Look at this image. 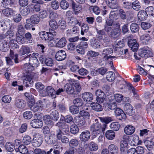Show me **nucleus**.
Returning <instances> with one entry per match:
<instances>
[{
  "label": "nucleus",
  "mask_w": 154,
  "mask_h": 154,
  "mask_svg": "<svg viewBox=\"0 0 154 154\" xmlns=\"http://www.w3.org/2000/svg\"><path fill=\"white\" fill-rule=\"evenodd\" d=\"M88 148L91 151H95L98 149V146L95 143L92 141L89 143Z\"/></svg>",
  "instance_id": "79ce46f5"
},
{
  "label": "nucleus",
  "mask_w": 154,
  "mask_h": 154,
  "mask_svg": "<svg viewBox=\"0 0 154 154\" xmlns=\"http://www.w3.org/2000/svg\"><path fill=\"white\" fill-rule=\"evenodd\" d=\"M115 50L116 51L115 52L116 54V55L115 56H113L114 58L118 57L123 54H126L128 51L127 49L116 48Z\"/></svg>",
  "instance_id": "393cba45"
},
{
  "label": "nucleus",
  "mask_w": 154,
  "mask_h": 154,
  "mask_svg": "<svg viewBox=\"0 0 154 154\" xmlns=\"http://www.w3.org/2000/svg\"><path fill=\"white\" fill-rule=\"evenodd\" d=\"M73 103L74 106L79 108L81 107L83 105L82 101L80 98H75L73 100Z\"/></svg>",
  "instance_id": "8fccbe9b"
},
{
  "label": "nucleus",
  "mask_w": 154,
  "mask_h": 154,
  "mask_svg": "<svg viewBox=\"0 0 154 154\" xmlns=\"http://www.w3.org/2000/svg\"><path fill=\"white\" fill-rule=\"evenodd\" d=\"M51 117L54 121H57L59 118L58 112L56 110L52 111L50 116Z\"/></svg>",
  "instance_id": "37998d69"
},
{
  "label": "nucleus",
  "mask_w": 154,
  "mask_h": 154,
  "mask_svg": "<svg viewBox=\"0 0 154 154\" xmlns=\"http://www.w3.org/2000/svg\"><path fill=\"white\" fill-rule=\"evenodd\" d=\"M45 139L48 144H50L53 143V136L51 134L45 136Z\"/></svg>",
  "instance_id": "e2e57ef3"
},
{
  "label": "nucleus",
  "mask_w": 154,
  "mask_h": 154,
  "mask_svg": "<svg viewBox=\"0 0 154 154\" xmlns=\"http://www.w3.org/2000/svg\"><path fill=\"white\" fill-rule=\"evenodd\" d=\"M120 24L119 23H113L112 20L106 22V24L105 25L106 32L108 34L110 33L112 36H118L120 34Z\"/></svg>",
  "instance_id": "f257e3e1"
},
{
  "label": "nucleus",
  "mask_w": 154,
  "mask_h": 154,
  "mask_svg": "<svg viewBox=\"0 0 154 154\" xmlns=\"http://www.w3.org/2000/svg\"><path fill=\"white\" fill-rule=\"evenodd\" d=\"M15 105L17 107L22 109L25 106L26 103L23 100L16 99L15 101Z\"/></svg>",
  "instance_id": "bb28decb"
},
{
  "label": "nucleus",
  "mask_w": 154,
  "mask_h": 154,
  "mask_svg": "<svg viewBox=\"0 0 154 154\" xmlns=\"http://www.w3.org/2000/svg\"><path fill=\"white\" fill-rule=\"evenodd\" d=\"M61 132L60 129L56 131V137L58 140H60L62 143L66 144L69 142L68 138L66 136H62Z\"/></svg>",
  "instance_id": "4468645a"
},
{
  "label": "nucleus",
  "mask_w": 154,
  "mask_h": 154,
  "mask_svg": "<svg viewBox=\"0 0 154 154\" xmlns=\"http://www.w3.org/2000/svg\"><path fill=\"white\" fill-rule=\"evenodd\" d=\"M68 24L70 26H73L78 24L79 26L81 25V23L78 21L75 18H72L70 19L68 22Z\"/></svg>",
  "instance_id": "49530a36"
},
{
  "label": "nucleus",
  "mask_w": 154,
  "mask_h": 154,
  "mask_svg": "<svg viewBox=\"0 0 154 154\" xmlns=\"http://www.w3.org/2000/svg\"><path fill=\"white\" fill-rule=\"evenodd\" d=\"M140 56L142 57L147 58L152 56L151 50L149 48H145L139 53Z\"/></svg>",
  "instance_id": "ddd939ff"
},
{
  "label": "nucleus",
  "mask_w": 154,
  "mask_h": 154,
  "mask_svg": "<svg viewBox=\"0 0 154 154\" xmlns=\"http://www.w3.org/2000/svg\"><path fill=\"white\" fill-rule=\"evenodd\" d=\"M72 8L73 9L74 14L75 15L78 14L82 9L81 5H77L74 2H72Z\"/></svg>",
  "instance_id": "473e14b6"
},
{
  "label": "nucleus",
  "mask_w": 154,
  "mask_h": 154,
  "mask_svg": "<svg viewBox=\"0 0 154 154\" xmlns=\"http://www.w3.org/2000/svg\"><path fill=\"white\" fill-rule=\"evenodd\" d=\"M79 128L78 126L75 125H72L70 127V132L73 134H75L78 133Z\"/></svg>",
  "instance_id": "5fc2aeb1"
},
{
  "label": "nucleus",
  "mask_w": 154,
  "mask_h": 154,
  "mask_svg": "<svg viewBox=\"0 0 154 154\" xmlns=\"http://www.w3.org/2000/svg\"><path fill=\"white\" fill-rule=\"evenodd\" d=\"M91 134L90 131L85 130L82 132L80 135L79 138L82 141L86 142L90 139Z\"/></svg>",
  "instance_id": "2eb2a0df"
},
{
  "label": "nucleus",
  "mask_w": 154,
  "mask_h": 154,
  "mask_svg": "<svg viewBox=\"0 0 154 154\" xmlns=\"http://www.w3.org/2000/svg\"><path fill=\"white\" fill-rule=\"evenodd\" d=\"M148 16L146 12L144 11L141 10L138 13L137 16L139 19L141 21L146 19Z\"/></svg>",
  "instance_id": "7c9ffc66"
},
{
  "label": "nucleus",
  "mask_w": 154,
  "mask_h": 154,
  "mask_svg": "<svg viewBox=\"0 0 154 154\" xmlns=\"http://www.w3.org/2000/svg\"><path fill=\"white\" fill-rule=\"evenodd\" d=\"M24 85L26 87H28L29 86V84H32L33 81L32 80V78L29 75H27L25 79L23 81Z\"/></svg>",
  "instance_id": "c9c22d12"
},
{
  "label": "nucleus",
  "mask_w": 154,
  "mask_h": 154,
  "mask_svg": "<svg viewBox=\"0 0 154 154\" xmlns=\"http://www.w3.org/2000/svg\"><path fill=\"white\" fill-rule=\"evenodd\" d=\"M53 150L52 148L46 152L45 151L42 150L39 148H36L34 150V152L32 151V153H28V154H51V152Z\"/></svg>",
  "instance_id": "412c9836"
},
{
  "label": "nucleus",
  "mask_w": 154,
  "mask_h": 154,
  "mask_svg": "<svg viewBox=\"0 0 154 154\" xmlns=\"http://www.w3.org/2000/svg\"><path fill=\"white\" fill-rule=\"evenodd\" d=\"M30 125L33 128H39L42 126V122L39 119H34L31 121Z\"/></svg>",
  "instance_id": "aec40b11"
},
{
  "label": "nucleus",
  "mask_w": 154,
  "mask_h": 154,
  "mask_svg": "<svg viewBox=\"0 0 154 154\" xmlns=\"http://www.w3.org/2000/svg\"><path fill=\"white\" fill-rule=\"evenodd\" d=\"M135 130V128L133 126L128 125L125 128L124 132L127 134L131 135L134 132Z\"/></svg>",
  "instance_id": "c85d7f7f"
},
{
  "label": "nucleus",
  "mask_w": 154,
  "mask_h": 154,
  "mask_svg": "<svg viewBox=\"0 0 154 154\" xmlns=\"http://www.w3.org/2000/svg\"><path fill=\"white\" fill-rule=\"evenodd\" d=\"M37 53H34L32 55L30 54L27 56L25 57V59L29 58V64L32 66L31 68L33 69V67H37L39 65V63L37 59V57L35 56V55H37Z\"/></svg>",
  "instance_id": "7ed1b4c3"
},
{
  "label": "nucleus",
  "mask_w": 154,
  "mask_h": 154,
  "mask_svg": "<svg viewBox=\"0 0 154 154\" xmlns=\"http://www.w3.org/2000/svg\"><path fill=\"white\" fill-rule=\"evenodd\" d=\"M15 11L12 8H7L3 9L2 11L3 14L8 17H11L14 14Z\"/></svg>",
  "instance_id": "a878e982"
},
{
  "label": "nucleus",
  "mask_w": 154,
  "mask_h": 154,
  "mask_svg": "<svg viewBox=\"0 0 154 154\" xmlns=\"http://www.w3.org/2000/svg\"><path fill=\"white\" fill-rule=\"evenodd\" d=\"M30 12V9L28 7H26L20 11L21 14L23 16H26L29 14Z\"/></svg>",
  "instance_id": "774afa93"
},
{
  "label": "nucleus",
  "mask_w": 154,
  "mask_h": 154,
  "mask_svg": "<svg viewBox=\"0 0 154 154\" xmlns=\"http://www.w3.org/2000/svg\"><path fill=\"white\" fill-rule=\"evenodd\" d=\"M97 32V37L98 39L99 40H103L105 42L109 41V38L107 36L105 32L106 30L104 25V28L102 30H99L96 29Z\"/></svg>",
  "instance_id": "39448f33"
},
{
  "label": "nucleus",
  "mask_w": 154,
  "mask_h": 154,
  "mask_svg": "<svg viewBox=\"0 0 154 154\" xmlns=\"http://www.w3.org/2000/svg\"><path fill=\"white\" fill-rule=\"evenodd\" d=\"M24 37L26 41L28 43H31L33 41V38L31 34L29 32L25 33L24 35Z\"/></svg>",
  "instance_id": "a18cd8bd"
},
{
  "label": "nucleus",
  "mask_w": 154,
  "mask_h": 154,
  "mask_svg": "<svg viewBox=\"0 0 154 154\" xmlns=\"http://www.w3.org/2000/svg\"><path fill=\"white\" fill-rule=\"evenodd\" d=\"M116 0H110L109 1V6L112 9L116 8L118 7Z\"/></svg>",
  "instance_id": "3c124183"
},
{
  "label": "nucleus",
  "mask_w": 154,
  "mask_h": 154,
  "mask_svg": "<svg viewBox=\"0 0 154 154\" xmlns=\"http://www.w3.org/2000/svg\"><path fill=\"white\" fill-rule=\"evenodd\" d=\"M139 26L136 23H132L130 26V29L133 33L137 32L139 31Z\"/></svg>",
  "instance_id": "de8ad7c7"
},
{
  "label": "nucleus",
  "mask_w": 154,
  "mask_h": 154,
  "mask_svg": "<svg viewBox=\"0 0 154 154\" xmlns=\"http://www.w3.org/2000/svg\"><path fill=\"white\" fill-rule=\"evenodd\" d=\"M17 34L19 35H23L24 32L25 30L23 26L21 24H19L17 27Z\"/></svg>",
  "instance_id": "0e129e2a"
},
{
  "label": "nucleus",
  "mask_w": 154,
  "mask_h": 154,
  "mask_svg": "<svg viewBox=\"0 0 154 154\" xmlns=\"http://www.w3.org/2000/svg\"><path fill=\"white\" fill-rule=\"evenodd\" d=\"M95 123L92 124L90 127V131L93 134L92 138H95L99 134L103 132L105 130L106 125L103 124L102 125L101 123L98 122V120H95Z\"/></svg>",
  "instance_id": "f03ea898"
},
{
  "label": "nucleus",
  "mask_w": 154,
  "mask_h": 154,
  "mask_svg": "<svg viewBox=\"0 0 154 154\" xmlns=\"http://www.w3.org/2000/svg\"><path fill=\"white\" fill-rule=\"evenodd\" d=\"M5 147L6 149L8 151H12L14 149V146L11 142H7L5 144Z\"/></svg>",
  "instance_id": "6e6d98bb"
},
{
  "label": "nucleus",
  "mask_w": 154,
  "mask_h": 154,
  "mask_svg": "<svg viewBox=\"0 0 154 154\" xmlns=\"http://www.w3.org/2000/svg\"><path fill=\"white\" fill-rule=\"evenodd\" d=\"M23 142L26 145L30 144L31 142V137L29 136H25L23 139Z\"/></svg>",
  "instance_id": "69168bd1"
},
{
  "label": "nucleus",
  "mask_w": 154,
  "mask_h": 154,
  "mask_svg": "<svg viewBox=\"0 0 154 154\" xmlns=\"http://www.w3.org/2000/svg\"><path fill=\"white\" fill-rule=\"evenodd\" d=\"M31 50L29 47L27 45H22L20 49L19 54L23 55L30 52Z\"/></svg>",
  "instance_id": "4be33fe9"
},
{
  "label": "nucleus",
  "mask_w": 154,
  "mask_h": 154,
  "mask_svg": "<svg viewBox=\"0 0 154 154\" xmlns=\"http://www.w3.org/2000/svg\"><path fill=\"white\" fill-rule=\"evenodd\" d=\"M120 126V124L117 122H112L110 125V127L112 130L116 131L119 130Z\"/></svg>",
  "instance_id": "c03bdc74"
},
{
  "label": "nucleus",
  "mask_w": 154,
  "mask_h": 154,
  "mask_svg": "<svg viewBox=\"0 0 154 154\" xmlns=\"http://www.w3.org/2000/svg\"><path fill=\"white\" fill-rule=\"evenodd\" d=\"M106 79L109 82H112L116 78L115 74L112 71H109L106 73Z\"/></svg>",
  "instance_id": "72a5a7b5"
},
{
  "label": "nucleus",
  "mask_w": 154,
  "mask_h": 154,
  "mask_svg": "<svg viewBox=\"0 0 154 154\" xmlns=\"http://www.w3.org/2000/svg\"><path fill=\"white\" fill-rule=\"evenodd\" d=\"M55 125L61 128L60 131L61 134H68L69 131V126L63 120H60L56 123Z\"/></svg>",
  "instance_id": "20e7f679"
},
{
  "label": "nucleus",
  "mask_w": 154,
  "mask_h": 154,
  "mask_svg": "<svg viewBox=\"0 0 154 154\" xmlns=\"http://www.w3.org/2000/svg\"><path fill=\"white\" fill-rule=\"evenodd\" d=\"M128 45L131 50L134 52L136 51L138 48L139 44L135 39H131L129 40Z\"/></svg>",
  "instance_id": "f8f14e48"
},
{
  "label": "nucleus",
  "mask_w": 154,
  "mask_h": 154,
  "mask_svg": "<svg viewBox=\"0 0 154 154\" xmlns=\"http://www.w3.org/2000/svg\"><path fill=\"white\" fill-rule=\"evenodd\" d=\"M78 144V140L75 139H72L69 142V145L71 148H74L77 146Z\"/></svg>",
  "instance_id": "09e8293b"
},
{
  "label": "nucleus",
  "mask_w": 154,
  "mask_h": 154,
  "mask_svg": "<svg viewBox=\"0 0 154 154\" xmlns=\"http://www.w3.org/2000/svg\"><path fill=\"white\" fill-rule=\"evenodd\" d=\"M9 45L5 40L0 41V50L4 52L8 51L9 48Z\"/></svg>",
  "instance_id": "5701e85b"
},
{
  "label": "nucleus",
  "mask_w": 154,
  "mask_h": 154,
  "mask_svg": "<svg viewBox=\"0 0 154 154\" xmlns=\"http://www.w3.org/2000/svg\"><path fill=\"white\" fill-rule=\"evenodd\" d=\"M105 136L107 139L112 140L115 137V133L112 130H108L106 132Z\"/></svg>",
  "instance_id": "4c0bfd02"
},
{
  "label": "nucleus",
  "mask_w": 154,
  "mask_h": 154,
  "mask_svg": "<svg viewBox=\"0 0 154 154\" xmlns=\"http://www.w3.org/2000/svg\"><path fill=\"white\" fill-rule=\"evenodd\" d=\"M92 109L96 111L99 112L102 110L103 108L101 105L97 102H94L91 104Z\"/></svg>",
  "instance_id": "c756f323"
},
{
  "label": "nucleus",
  "mask_w": 154,
  "mask_h": 154,
  "mask_svg": "<svg viewBox=\"0 0 154 154\" xmlns=\"http://www.w3.org/2000/svg\"><path fill=\"white\" fill-rule=\"evenodd\" d=\"M146 13L147 15L150 17H153L154 16V7L150 6L147 7L146 9Z\"/></svg>",
  "instance_id": "58836bf2"
},
{
  "label": "nucleus",
  "mask_w": 154,
  "mask_h": 154,
  "mask_svg": "<svg viewBox=\"0 0 154 154\" xmlns=\"http://www.w3.org/2000/svg\"><path fill=\"white\" fill-rule=\"evenodd\" d=\"M88 45L87 42H81L76 47L77 52L81 54H85V49L88 47Z\"/></svg>",
  "instance_id": "1a4fd4ad"
},
{
  "label": "nucleus",
  "mask_w": 154,
  "mask_h": 154,
  "mask_svg": "<svg viewBox=\"0 0 154 154\" xmlns=\"http://www.w3.org/2000/svg\"><path fill=\"white\" fill-rule=\"evenodd\" d=\"M39 35L40 38L43 40H48L50 42H49V45L50 46H52L53 45H51V44H52V42L51 41H52L53 38L51 37V36L50 35L49 32H41L39 33Z\"/></svg>",
  "instance_id": "9d476101"
},
{
  "label": "nucleus",
  "mask_w": 154,
  "mask_h": 154,
  "mask_svg": "<svg viewBox=\"0 0 154 154\" xmlns=\"http://www.w3.org/2000/svg\"><path fill=\"white\" fill-rule=\"evenodd\" d=\"M128 150L127 142L121 141L120 144V154H127Z\"/></svg>",
  "instance_id": "dca6fc26"
},
{
  "label": "nucleus",
  "mask_w": 154,
  "mask_h": 154,
  "mask_svg": "<svg viewBox=\"0 0 154 154\" xmlns=\"http://www.w3.org/2000/svg\"><path fill=\"white\" fill-rule=\"evenodd\" d=\"M113 53L112 49L111 48H104L103 51L102 55L104 59L105 60H108L109 59L114 58L113 56H111Z\"/></svg>",
  "instance_id": "0eeeda50"
},
{
  "label": "nucleus",
  "mask_w": 154,
  "mask_h": 154,
  "mask_svg": "<svg viewBox=\"0 0 154 154\" xmlns=\"http://www.w3.org/2000/svg\"><path fill=\"white\" fill-rule=\"evenodd\" d=\"M43 106L44 104L43 101L39 100L35 103L33 105L31 106L30 105H29V106L31 110L35 112L42 110Z\"/></svg>",
  "instance_id": "6e6552de"
},
{
  "label": "nucleus",
  "mask_w": 154,
  "mask_h": 154,
  "mask_svg": "<svg viewBox=\"0 0 154 154\" xmlns=\"http://www.w3.org/2000/svg\"><path fill=\"white\" fill-rule=\"evenodd\" d=\"M16 40L20 44H25L26 42L24 36L21 35L17 36Z\"/></svg>",
  "instance_id": "4d7b16f0"
},
{
  "label": "nucleus",
  "mask_w": 154,
  "mask_h": 154,
  "mask_svg": "<svg viewBox=\"0 0 154 154\" xmlns=\"http://www.w3.org/2000/svg\"><path fill=\"white\" fill-rule=\"evenodd\" d=\"M10 56L12 59L14 60L16 63H18V55L14 52V50L11 49L10 50Z\"/></svg>",
  "instance_id": "a19ab883"
},
{
  "label": "nucleus",
  "mask_w": 154,
  "mask_h": 154,
  "mask_svg": "<svg viewBox=\"0 0 154 154\" xmlns=\"http://www.w3.org/2000/svg\"><path fill=\"white\" fill-rule=\"evenodd\" d=\"M66 57L65 52L63 50H60L57 51L55 55V58L58 61H60L64 60Z\"/></svg>",
  "instance_id": "f3484780"
},
{
  "label": "nucleus",
  "mask_w": 154,
  "mask_h": 154,
  "mask_svg": "<svg viewBox=\"0 0 154 154\" xmlns=\"http://www.w3.org/2000/svg\"><path fill=\"white\" fill-rule=\"evenodd\" d=\"M43 96H46L48 95L52 98H55V91L54 89L51 86H48L47 87L46 91H42Z\"/></svg>",
  "instance_id": "9b49d317"
},
{
  "label": "nucleus",
  "mask_w": 154,
  "mask_h": 154,
  "mask_svg": "<svg viewBox=\"0 0 154 154\" xmlns=\"http://www.w3.org/2000/svg\"><path fill=\"white\" fill-rule=\"evenodd\" d=\"M43 138L42 135L39 134H36L34 136L32 143L35 147L39 146L42 143Z\"/></svg>",
  "instance_id": "423d86ee"
},
{
  "label": "nucleus",
  "mask_w": 154,
  "mask_h": 154,
  "mask_svg": "<svg viewBox=\"0 0 154 154\" xmlns=\"http://www.w3.org/2000/svg\"><path fill=\"white\" fill-rule=\"evenodd\" d=\"M115 113L116 116H121L123 119L126 118V114L118 106L115 109Z\"/></svg>",
  "instance_id": "e433bc0d"
},
{
  "label": "nucleus",
  "mask_w": 154,
  "mask_h": 154,
  "mask_svg": "<svg viewBox=\"0 0 154 154\" xmlns=\"http://www.w3.org/2000/svg\"><path fill=\"white\" fill-rule=\"evenodd\" d=\"M64 90L67 94H72L75 92V89L72 84L67 83L64 86Z\"/></svg>",
  "instance_id": "a211bd4d"
},
{
  "label": "nucleus",
  "mask_w": 154,
  "mask_h": 154,
  "mask_svg": "<svg viewBox=\"0 0 154 154\" xmlns=\"http://www.w3.org/2000/svg\"><path fill=\"white\" fill-rule=\"evenodd\" d=\"M44 62L46 66H52L54 64L53 60L51 58L47 57L45 58Z\"/></svg>",
  "instance_id": "680f3d73"
},
{
  "label": "nucleus",
  "mask_w": 154,
  "mask_h": 154,
  "mask_svg": "<svg viewBox=\"0 0 154 154\" xmlns=\"http://www.w3.org/2000/svg\"><path fill=\"white\" fill-rule=\"evenodd\" d=\"M70 112L72 114L78 113L79 112V108L74 106H72L69 108Z\"/></svg>",
  "instance_id": "bf43d9fd"
},
{
  "label": "nucleus",
  "mask_w": 154,
  "mask_h": 154,
  "mask_svg": "<svg viewBox=\"0 0 154 154\" xmlns=\"http://www.w3.org/2000/svg\"><path fill=\"white\" fill-rule=\"evenodd\" d=\"M66 42V40L65 38H62L57 42L56 44V46L58 48H63L65 46Z\"/></svg>",
  "instance_id": "f704fd0d"
},
{
  "label": "nucleus",
  "mask_w": 154,
  "mask_h": 154,
  "mask_svg": "<svg viewBox=\"0 0 154 154\" xmlns=\"http://www.w3.org/2000/svg\"><path fill=\"white\" fill-rule=\"evenodd\" d=\"M49 25L51 28L54 29H56L58 27V24L54 20H51L49 21Z\"/></svg>",
  "instance_id": "052dcab7"
},
{
  "label": "nucleus",
  "mask_w": 154,
  "mask_h": 154,
  "mask_svg": "<svg viewBox=\"0 0 154 154\" xmlns=\"http://www.w3.org/2000/svg\"><path fill=\"white\" fill-rule=\"evenodd\" d=\"M100 121L104 122L106 124L109 123V122L113 120V119L110 117H99Z\"/></svg>",
  "instance_id": "864d4df0"
},
{
  "label": "nucleus",
  "mask_w": 154,
  "mask_h": 154,
  "mask_svg": "<svg viewBox=\"0 0 154 154\" xmlns=\"http://www.w3.org/2000/svg\"><path fill=\"white\" fill-rule=\"evenodd\" d=\"M89 29L88 26L87 24H84L81 27V34L82 35H84L85 33H86Z\"/></svg>",
  "instance_id": "338daca9"
},
{
  "label": "nucleus",
  "mask_w": 154,
  "mask_h": 154,
  "mask_svg": "<svg viewBox=\"0 0 154 154\" xmlns=\"http://www.w3.org/2000/svg\"><path fill=\"white\" fill-rule=\"evenodd\" d=\"M108 149L110 154H118L119 149L117 146L114 144H111L108 147Z\"/></svg>",
  "instance_id": "b1692460"
},
{
  "label": "nucleus",
  "mask_w": 154,
  "mask_h": 154,
  "mask_svg": "<svg viewBox=\"0 0 154 154\" xmlns=\"http://www.w3.org/2000/svg\"><path fill=\"white\" fill-rule=\"evenodd\" d=\"M144 143L146 146L149 150H152L154 147V144L149 140H145Z\"/></svg>",
  "instance_id": "603ef678"
},
{
  "label": "nucleus",
  "mask_w": 154,
  "mask_h": 154,
  "mask_svg": "<svg viewBox=\"0 0 154 154\" xmlns=\"http://www.w3.org/2000/svg\"><path fill=\"white\" fill-rule=\"evenodd\" d=\"M51 118L50 116L46 115L44 116L43 120L46 124L52 126L54 125V123Z\"/></svg>",
  "instance_id": "2f4dec72"
},
{
  "label": "nucleus",
  "mask_w": 154,
  "mask_h": 154,
  "mask_svg": "<svg viewBox=\"0 0 154 154\" xmlns=\"http://www.w3.org/2000/svg\"><path fill=\"white\" fill-rule=\"evenodd\" d=\"M29 20L32 23L36 24L39 22L40 19L39 16L37 15H33L31 17Z\"/></svg>",
  "instance_id": "ea45409f"
},
{
  "label": "nucleus",
  "mask_w": 154,
  "mask_h": 154,
  "mask_svg": "<svg viewBox=\"0 0 154 154\" xmlns=\"http://www.w3.org/2000/svg\"><path fill=\"white\" fill-rule=\"evenodd\" d=\"M92 94L90 92H85L82 94V98L84 101L87 102H91L93 99Z\"/></svg>",
  "instance_id": "6ab92c4d"
},
{
  "label": "nucleus",
  "mask_w": 154,
  "mask_h": 154,
  "mask_svg": "<svg viewBox=\"0 0 154 154\" xmlns=\"http://www.w3.org/2000/svg\"><path fill=\"white\" fill-rule=\"evenodd\" d=\"M76 118V119L78 118V121L76 122V123L79 127H82L85 125V121L84 118H81L79 117H77Z\"/></svg>",
  "instance_id": "13d9d810"
},
{
  "label": "nucleus",
  "mask_w": 154,
  "mask_h": 154,
  "mask_svg": "<svg viewBox=\"0 0 154 154\" xmlns=\"http://www.w3.org/2000/svg\"><path fill=\"white\" fill-rule=\"evenodd\" d=\"M119 105L115 101L110 102L107 103L106 105L107 109L109 110H115Z\"/></svg>",
  "instance_id": "cd10ccee"
}]
</instances>
